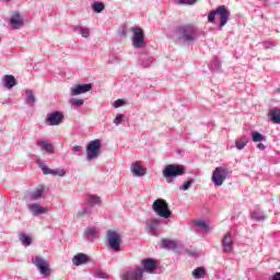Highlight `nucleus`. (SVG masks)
Here are the masks:
<instances>
[{"label":"nucleus","mask_w":280,"mask_h":280,"mask_svg":"<svg viewBox=\"0 0 280 280\" xmlns=\"http://www.w3.org/2000/svg\"><path fill=\"white\" fill-rule=\"evenodd\" d=\"M102 205V199L97 195H88L86 207L79 211V215H91L93 213V207Z\"/></svg>","instance_id":"9"},{"label":"nucleus","mask_w":280,"mask_h":280,"mask_svg":"<svg viewBox=\"0 0 280 280\" xmlns=\"http://www.w3.org/2000/svg\"><path fill=\"white\" fill-rule=\"evenodd\" d=\"M268 117L272 124H280V108L279 107L270 108Z\"/></svg>","instance_id":"23"},{"label":"nucleus","mask_w":280,"mask_h":280,"mask_svg":"<svg viewBox=\"0 0 280 280\" xmlns=\"http://www.w3.org/2000/svg\"><path fill=\"white\" fill-rule=\"evenodd\" d=\"M36 145L40 149L42 152H46V154H55L56 152L54 144H51L49 140H37Z\"/></svg>","instance_id":"18"},{"label":"nucleus","mask_w":280,"mask_h":280,"mask_svg":"<svg viewBox=\"0 0 280 280\" xmlns=\"http://www.w3.org/2000/svg\"><path fill=\"white\" fill-rule=\"evenodd\" d=\"M73 32H75L77 34H80L82 38H89V36H91V30L82 25L73 26Z\"/></svg>","instance_id":"28"},{"label":"nucleus","mask_w":280,"mask_h":280,"mask_svg":"<svg viewBox=\"0 0 280 280\" xmlns=\"http://www.w3.org/2000/svg\"><path fill=\"white\" fill-rule=\"evenodd\" d=\"M271 280H280V272H276L272 277Z\"/></svg>","instance_id":"45"},{"label":"nucleus","mask_w":280,"mask_h":280,"mask_svg":"<svg viewBox=\"0 0 280 280\" xmlns=\"http://www.w3.org/2000/svg\"><path fill=\"white\" fill-rule=\"evenodd\" d=\"M161 246L166 250H176V248H178V243L176 241L164 238L162 240Z\"/></svg>","instance_id":"26"},{"label":"nucleus","mask_w":280,"mask_h":280,"mask_svg":"<svg viewBox=\"0 0 280 280\" xmlns=\"http://www.w3.org/2000/svg\"><path fill=\"white\" fill-rule=\"evenodd\" d=\"M252 141H254V143L266 141V136L259 133V131H252Z\"/></svg>","instance_id":"34"},{"label":"nucleus","mask_w":280,"mask_h":280,"mask_svg":"<svg viewBox=\"0 0 280 280\" xmlns=\"http://www.w3.org/2000/svg\"><path fill=\"white\" fill-rule=\"evenodd\" d=\"M73 150H74L75 152H80V150H82V147H74Z\"/></svg>","instance_id":"48"},{"label":"nucleus","mask_w":280,"mask_h":280,"mask_svg":"<svg viewBox=\"0 0 280 280\" xmlns=\"http://www.w3.org/2000/svg\"><path fill=\"white\" fill-rule=\"evenodd\" d=\"M192 185H194V179H188L184 182V184L179 187V189H182V191H187V189H189V187H191Z\"/></svg>","instance_id":"40"},{"label":"nucleus","mask_w":280,"mask_h":280,"mask_svg":"<svg viewBox=\"0 0 280 280\" xmlns=\"http://www.w3.org/2000/svg\"><path fill=\"white\" fill-rule=\"evenodd\" d=\"M152 209L160 218L167 219L172 215V211L165 199H156L152 205Z\"/></svg>","instance_id":"8"},{"label":"nucleus","mask_w":280,"mask_h":280,"mask_svg":"<svg viewBox=\"0 0 280 280\" xmlns=\"http://www.w3.org/2000/svg\"><path fill=\"white\" fill-rule=\"evenodd\" d=\"M221 67H222V62H220V59L214 57L212 62L209 66V69H211V71H220Z\"/></svg>","instance_id":"35"},{"label":"nucleus","mask_w":280,"mask_h":280,"mask_svg":"<svg viewBox=\"0 0 280 280\" xmlns=\"http://www.w3.org/2000/svg\"><path fill=\"white\" fill-rule=\"evenodd\" d=\"M141 270L142 275L143 272H148L149 275H152L156 268H159V265H156V260L154 258H144L141 260Z\"/></svg>","instance_id":"14"},{"label":"nucleus","mask_w":280,"mask_h":280,"mask_svg":"<svg viewBox=\"0 0 280 280\" xmlns=\"http://www.w3.org/2000/svg\"><path fill=\"white\" fill-rule=\"evenodd\" d=\"M65 119V115L62 112H52L47 115L45 119V124L47 126H60Z\"/></svg>","instance_id":"11"},{"label":"nucleus","mask_w":280,"mask_h":280,"mask_svg":"<svg viewBox=\"0 0 280 280\" xmlns=\"http://www.w3.org/2000/svg\"><path fill=\"white\" fill-rule=\"evenodd\" d=\"M19 240L22 244V246H31L32 245V237L27 234H20Z\"/></svg>","instance_id":"33"},{"label":"nucleus","mask_w":280,"mask_h":280,"mask_svg":"<svg viewBox=\"0 0 280 280\" xmlns=\"http://www.w3.org/2000/svg\"><path fill=\"white\" fill-rule=\"evenodd\" d=\"M9 23L13 30H21V27L25 25V20H23V16H21L19 11H15L9 19Z\"/></svg>","instance_id":"16"},{"label":"nucleus","mask_w":280,"mask_h":280,"mask_svg":"<svg viewBox=\"0 0 280 280\" xmlns=\"http://www.w3.org/2000/svg\"><path fill=\"white\" fill-rule=\"evenodd\" d=\"M257 148H258V150H266V145H264V143H261V142H259L257 144Z\"/></svg>","instance_id":"47"},{"label":"nucleus","mask_w":280,"mask_h":280,"mask_svg":"<svg viewBox=\"0 0 280 280\" xmlns=\"http://www.w3.org/2000/svg\"><path fill=\"white\" fill-rule=\"evenodd\" d=\"M205 275H207V269H205V267H198L192 270L194 279H203Z\"/></svg>","instance_id":"31"},{"label":"nucleus","mask_w":280,"mask_h":280,"mask_svg":"<svg viewBox=\"0 0 280 280\" xmlns=\"http://www.w3.org/2000/svg\"><path fill=\"white\" fill-rule=\"evenodd\" d=\"M185 174V165L182 164H167L162 170V176L166 183H173L174 178H178V176H184Z\"/></svg>","instance_id":"2"},{"label":"nucleus","mask_w":280,"mask_h":280,"mask_svg":"<svg viewBox=\"0 0 280 280\" xmlns=\"http://www.w3.org/2000/svg\"><path fill=\"white\" fill-rule=\"evenodd\" d=\"M221 246L223 248V253L225 254H231L233 253V235H231V232H228L222 241H221Z\"/></svg>","instance_id":"17"},{"label":"nucleus","mask_w":280,"mask_h":280,"mask_svg":"<svg viewBox=\"0 0 280 280\" xmlns=\"http://www.w3.org/2000/svg\"><path fill=\"white\" fill-rule=\"evenodd\" d=\"M154 57L150 55H140L139 56V66L142 69H150L154 65Z\"/></svg>","instance_id":"21"},{"label":"nucleus","mask_w":280,"mask_h":280,"mask_svg":"<svg viewBox=\"0 0 280 280\" xmlns=\"http://www.w3.org/2000/svg\"><path fill=\"white\" fill-rule=\"evenodd\" d=\"M85 100L86 98H71V106L80 108V106H84Z\"/></svg>","instance_id":"37"},{"label":"nucleus","mask_w":280,"mask_h":280,"mask_svg":"<svg viewBox=\"0 0 280 280\" xmlns=\"http://www.w3.org/2000/svg\"><path fill=\"white\" fill-rule=\"evenodd\" d=\"M131 32L132 47H135V49H143V47H145V33L143 32V28L136 26L131 30Z\"/></svg>","instance_id":"7"},{"label":"nucleus","mask_w":280,"mask_h":280,"mask_svg":"<svg viewBox=\"0 0 280 280\" xmlns=\"http://www.w3.org/2000/svg\"><path fill=\"white\" fill-rule=\"evenodd\" d=\"M39 167H40L43 174H45V175L51 174L52 176H65L67 174V171H65L63 168L51 170L43 163L39 164Z\"/></svg>","instance_id":"19"},{"label":"nucleus","mask_w":280,"mask_h":280,"mask_svg":"<svg viewBox=\"0 0 280 280\" xmlns=\"http://www.w3.org/2000/svg\"><path fill=\"white\" fill-rule=\"evenodd\" d=\"M30 211L33 213V215H40L43 213H47V209L42 207L38 203H32L28 206Z\"/></svg>","instance_id":"27"},{"label":"nucleus","mask_w":280,"mask_h":280,"mask_svg":"<svg viewBox=\"0 0 280 280\" xmlns=\"http://www.w3.org/2000/svg\"><path fill=\"white\" fill-rule=\"evenodd\" d=\"M130 172L133 176H138L139 178H141V176H145L147 173L145 168L139 161H136L131 164Z\"/></svg>","instance_id":"20"},{"label":"nucleus","mask_w":280,"mask_h":280,"mask_svg":"<svg viewBox=\"0 0 280 280\" xmlns=\"http://www.w3.org/2000/svg\"><path fill=\"white\" fill-rule=\"evenodd\" d=\"M4 89H14L16 86V78L12 74H5L3 77Z\"/></svg>","instance_id":"25"},{"label":"nucleus","mask_w":280,"mask_h":280,"mask_svg":"<svg viewBox=\"0 0 280 280\" xmlns=\"http://www.w3.org/2000/svg\"><path fill=\"white\" fill-rule=\"evenodd\" d=\"M120 36H126V26L120 27Z\"/></svg>","instance_id":"46"},{"label":"nucleus","mask_w":280,"mask_h":280,"mask_svg":"<svg viewBox=\"0 0 280 280\" xmlns=\"http://www.w3.org/2000/svg\"><path fill=\"white\" fill-rule=\"evenodd\" d=\"M175 37L184 45L196 43L200 38V28L195 24H182L175 27Z\"/></svg>","instance_id":"1"},{"label":"nucleus","mask_w":280,"mask_h":280,"mask_svg":"<svg viewBox=\"0 0 280 280\" xmlns=\"http://www.w3.org/2000/svg\"><path fill=\"white\" fill-rule=\"evenodd\" d=\"M45 194V188L38 187L34 191L30 192L31 200H38Z\"/></svg>","instance_id":"30"},{"label":"nucleus","mask_w":280,"mask_h":280,"mask_svg":"<svg viewBox=\"0 0 280 280\" xmlns=\"http://www.w3.org/2000/svg\"><path fill=\"white\" fill-rule=\"evenodd\" d=\"M143 269L137 267L136 269H129L125 271L121 276V280H142Z\"/></svg>","instance_id":"13"},{"label":"nucleus","mask_w":280,"mask_h":280,"mask_svg":"<svg viewBox=\"0 0 280 280\" xmlns=\"http://www.w3.org/2000/svg\"><path fill=\"white\" fill-rule=\"evenodd\" d=\"M106 246L113 253H121V234L116 231L108 230L106 232Z\"/></svg>","instance_id":"4"},{"label":"nucleus","mask_w":280,"mask_h":280,"mask_svg":"<svg viewBox=\"0 0 280 280\" xmlns=\"http://www.w3.org/2000/svg\"><path fill=\"white\" fill-rule=\"evenodd\" d=\"M115 126H121L124 124V114H117L114 118Z\"/></svg>","instance_id":"42"},{"label":"nucleus","mask_w":280,"mask_h":280,"mask_svg":"<svg viewBox=\"0 0 280 280\" xmlns=\"http://www.w3.org/2000/svg\"><path fill=\"white\" fill-rule=\"evenodd\" d=\"M86 161H95L102 154V140L95 139L88 143L86 149Z\"/></svg>","instance_id":"5"},{"label":"nucleus","mask_w":280,"mask_h":280,"mask_svg":"<svg viewBox=\"0 0 280 280\" xmlns=\"http://www.w3.org/2000/svg\"><path fill=\"white\" fill-rule=\"evenodd\" d=\"M252 220H255L256 222H264V220H266V215L253 212Z\"/></svg>","instance_id":"39"},{"label":"nucleus","mask_w":280,"mask_h":280,"mask_svg":"<svg viewBox=\"0 0 280 280\" xmlns=\"http://www.w3.org/2000/svg\"><path fill=\"white\" fill-rule=\"evenodd\" d=\"M196 226H198V229H202V231L206 233H209L210 231L209 225L203 220L196 221Z\"/></svg>","instance_id":"38"},{"label":"nucleus","mask_w":280,"mask_h":280,"mask_svg":"<svg viewBox=\"0 0 280 280\" xmlns=\"http://www.w3.org/2000/svg\"><path fill=\"white\" fill-rule=\"evenodd\" d=\"M94 277L95 279H108V275L102 270H96Z\"/></svg>","instance_id":"41"},{"label":"nucleus","mask_w":280,"mask_h":280,"mask_svg":"<svg viewBox=\"0 0 280 280\" xmlns=\"http://www.w3.org/2000/svg\"><path fill=\"white\" fill-rule=\"evenodd\" d=\"M230 174L231 172L229 171V168L224 166H218L212 173L211 180L213 185H215V187H222V185H224V180L229 178Z\"/></svg>","instance_id":"6"},{"label":"nucleus","mask_w":280,"mask_h":280,"mask_svg":"<svg viewBox=\"0 0 280 280\" xmlns=\"http://www.w3.org/2000/svg\"><path fill=\"white\" fill-rule=\"evenodd\" d=\"M32 264H34V266L39 271V275L43 277H49V275H51V269L49 268L47 260H45V258L42 256H34L32 258Z\"/></svg>","instance_id":"10"},{"label":"nucleus","mask_w":280,"mask_h":280,"mask_svg":"<svg viewBox=\"0 0 280 280\" xmlns=\"http://www.w3.org/2000/svg\"><path fill=\"white\" fill-rule=\"evenodd\" d=\"M26 98L25 104L32 106V104H36V96L34 95V90H26Z\"/></svg>","instance_id":"32"},{"label":"nucleus","mask_w":280,"mask_h":280,"mask_svg":"<svg viewBox=\"0 0 280 280\" xmlns=\"http://www.w3.org/2000/svg\"><path fill=\"white\" fill-rule=\"evenodd\" d=\"M73 266H84V264H89V255L84 253H79L72 258Z\"/></svg>","instance_id":"22"},{"label":"nucleus","mask_w":280,"mask_h":280,"mask_svg":"<svg viewBox=\"0 0 280 280\" xmlns=\"http://www.w3.org/2000/svg\"><path fill=\"white\" fill-rule=\"evenodd\" d=\"M215 16H220L221 22L219 24V30H222L226 23H229V16H231V11L226 9L225 5H220L215 10L210 11L208 14V23H215Z\"/></svg>","instance_id":"3"},{"label":"nucleus","mask_w":280,"mask_h":280,"mask_svg":"<svg viewBox=\"0 0 280 280\" xmlns=\"http://www.w3.org/2000/svg\"><path fill=\"white\" fill-rule=\"evenodd\" d=\"M90 91H93V83L74 84L71 89V95H84Z\"/></svg>","instance_id":"15"},{"label":"nucleus","mask_w":280,"mask_h":280,"mask_svg":"<svg viewBox=\"0 0 280 280\" xmlns=\"http://www.w3.org/2000/svg\"><path fill=\"white\" fill-rule=\"evenodd\" d=\"M84 240H86L88 242H93V240L97 238V229L94 226L88 228L84 231L83 234Z\"/></svg>","instance_id":"24"},{"label":"nucleus","mask_w":280,"mask_h":280,"mask_svg":"<svg viewBox=\"0 0 280 280\" xmlns=\"http://www.w3.org/2000/svg\"><path fill=\"white\" fill-rule=\"evenodd\" d=\"M160 226H161V220H159V219H149V220H147L144 231L149 235H155V237H158Z\"/></svg>","instance_id":"12"},{"label":"nucleus","mask_w":280,"mask_h":280,"mask_svg":"<svg viewBox=\"0 0 280 280\" xmlns=\"http://www.w3.org/2000/svg\"><path fill=\"white\" fill-rule=\"evenodd\" d=\"M198 0H177L178 5H194Z\"/></svg>","instance_id":"43"},{"label":"nucleus","mask_w":280,"mask_h":280,"mask_svg":"<svg viewBox=\"0 0 280 280\" xmlns=\"http://www.w3.org/2000/svg\"><path fill=\"white\" fill-rule=\"evenodd\" d=\"M93 12L96 14H102L104 10L106 9V4L104 2L95 1L91 4Z\"/></svg>","instance_id":"29"},{"label":"nucleus","mask_w":280,"mask_h":280,"mask_svg":"<svg viewBox=\"0 0 280 280\" xmlns=\"http://www.w3.org/2000/svg\"><path fill=\"white\" fill-rule=\"evenodd\" d=\"M114 108H121V106H126V101L118 98L113 103Z\"/></svg>","instance_id":"44"},{"label":"nucleus","mask_w":280,"mask_h":280,"mask_svg":"<svg viewBox=\"0 0 280 280\" xmlns=\"http://www.w3.org/2000/svg\"><path fill=\"white\" fill-rule=\"evenodd\" d=\"M247 143H248V139L246 138H241L235 141V145L238 150H244Z\"/></svg>","instance_id":"36"}]
</instances>
